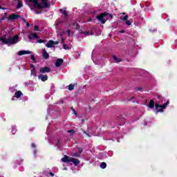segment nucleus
Wrapping results in <instances>:
<instances>
[{
	"instance_id": "nucleus-27",
	"label": "nucleus",
	"mask_w": 177,
	"mask_h": 177,
	"mask_svg": "<svg viewBox=\"0 0 177 177\" xmlns=\"http://www.w3.org/2000/svg\"><path fill=\"white\" fill-rule=\"evenodd\" d=\"M73 157H81V155L78 153V152H76L75 151V152L73 153Z\"/></svg>"
},
{
	"instance_id": "nucleus-60",
	"label": "nucleus",
	"mask_w": 177,
	"mask_h": 177,
	"mask_svg": "<svg viewBox=\"0 0 177 177\" xmlns=\"http://www.w3.org/2000/svg\"><path fill=\"white\" fill-rule=\"evenodd\" d=\"M46 120H48V117L46 118Z\"/></svg>"
},
{
	"instance_id": "nucleus-7",
	"label": "nucleus",
	"mask_w": 177,
	"mask_h": 177,
	"mask_svg": "<svg viewBox=\"0 0 177 177\" xmlns=\"http://www.w3.org/2000/svg\"><path fill=\"white\" fill-rule=\"evenodd\" d=\"M20 17V15L12 14L8 16V20H10L11 21H15V20H17Z\"/></svg>"
},
{
	"instance_id": "nucleus-17",
	"label": "nucleus",
	"mask_w": 177,
	"mask_h": 177,
	"mask_svg": "<svg viewBox=\"0 0 177 177\" xmlns=\"http://www.w3.org/2000/svg\"><path fill=\"white\" fill-rule=\"evenodd\" d=\"M43 52V57L44 59H49V54L46 52V50L44 48L42 50Z\"/></svg>"
},
{
	"instance_id": "nucleus-29",
	"label": "nucleus",
	"mask_w": 177,
	"mask_h": 177,
	"mask_svg": "<svg viewBox=\"0 0 177 177\" xmlns=\"http://www.w3.org/2000/svg\"><path fill=\"white\" fill-rule=\"evenodd\" d=\"M30 57L32 62H34V63H37V59H35V57L34 56V55H31Z\"/></svg>"
},
{
	"instance_id": "nucleus-36",
	"label": "nucleus",
	"mask_w": 177,
	"mask_h": 177,
	"mask_svg": "<svg viewBox=\"0 0 177 177\" xmlns=\"http://www.w3.org/2000/svg\"><path fill=\"white\" fill-rule=\"evenodd\" d=\"M37 42H38L39 44H44V42H45V41H44V40H42V39H39V40L37 41Z\"/></svg>"
},
{
	"instance_id": "nucleus-30",
	"label": "nucleus",
	"mask_w": 177,
	"mask_h": 177,
	"mask_svg": "<svg viewBox=\"0 0 177 177\" xmlns=\"http://www.w3.org/2000/svg\"><path fill=\"white\" fill-rule=\"evenodd\" d=\"M17 131V129H16V127H12V135H15V133H16Z\"/></svg>"
},
{
	"instance_id": "nucleus-3",
	"label": "nucleus",
	"mask_w": 177,
	"mask_h": 177,
	"mask_svg": "<svg viewBox=\"0 0 177 177\" xmlns=\"http://www.w3.org/2000/svg\"><path fill=\"white\" fill-rule=\"evenodd\" d=\"M113 19V15L111 14H109L107 12H104L100 14V15L97 16L95 18L97 19L98 21L100 23H102V24H104L107 20H109V18Z\"/></svg>"
},
{
	"instance_id": "nucleus-42",
	"label": "nucleus",
	"mask_w": 177,
	"mask_h": 177,
	"mask_svg": "<svg viewBox=\"0 0 177 177\" xmlns=\"http://www.w3.org/2000/svg\"><path fill=\"white\" fill-rule=\"evenodd\" d=\"M136 91H142V88L138 87V88H136Z\"/></svg>"
},
{
	"instance_id": "nucleus-37",
	"label": "nucleus",
	"mask_w": 177,
	"mask_h": 177,
	"mask_svg": "<svg viewBox=\"0 0 177 177\" xmlns=\"http://www.w3.org/2000/svg\"><path fill=\"white\" fill-rule=\"evenodd\" d=\"M84 133L88 136V138H91V135L89 133H86V131H84Z\"/></svg>"
},
{
	"instance_id": "nucleus-26",
	"label": "nucleus",
	"mask_w": 177,
	"mask_h": 177,
	"mask_svg": "<svg viewBox=\"0 0 177 177\" xmlns=\"http://www.w3.org/2000/svg\"><path fill=\"white\" fill-rule=\"evenodd\" d=\"M50 92H51V95H53V93H55V85H52L50 87Z\"/></svg>"
},
{
	"instance_id": "nucleus-23",
	"label": "nucleus",
	"mask_w": 177,
	"mask_h": 177,
	"mask_svg": "<svg viewBox=\"0 0 177 177\" xmlns=\"http://www.w3.org/2000/svg\"><path fill=\"white\" fill-rule=\"evenodd\" d=\"M18 4L17 6V9H20V8H23V3L19 0H17Z\"/></svg>"
},
{
	"instance_id": "nucleus-44",
	"label": "nucleus",
	"mask_w": 177,
	"mask_h": 177,
	"mask_svg": "<svg viewBox=\"0 0 177 177\" xmlns=\"http://www.w3.org/2000/svg\"><path fill=\"white\" fill-rule=\"evenodd\" d=\"M37 15H41V11H36Z\"/></svg>"
},
{
	"instance_id": "nucleus-6",
	"label": "nucleus",
	"mask_w": 177,
	"mask_h": 177,
	"mask_svg": "<svg viewBox=\"0 0 177 177\" xmlns=\"http://www.w3.org/2000/svg\"><path fill=\"white\" fill-rule=\"evenodd\" d=\"M39 73L45 74V73H50V68L48 66L41 67L39 68Z\"/></svg>"
},
{
	"instance_id": "nucleus-20",
	"label": "nucleus",
	"mask_w": 177,
	"mask_h": 177,
	"mask_svg": "<svg viewBox=\"0 0 177 177\" xmlns=\"http://www.w3.org/2000/svg\"><path fill=\"white\" fill-rule=\"evenodd\" d=\"M147 106L149 107V109H154V100H151Z\"/></svg>"
},
{
	"instance_id": "nucleus-19",
	"label": "nucleus",
	"mask_w": 177,
	"mask_h": 177,
	"mask_svg": "<svg viewBox=\"0 0 177 177\" xmlns=\"http://www.w3.org/2000/svg\"><path fill=\"white\" fill-rule=\"evenodd\" d=\"M62 162H70V158H68V156H64V158H62Z\"/></svg>"
},
{
	"instance_id": "nucleus-15",
	"label": "nucleus",
	"mask_w": 177,
	"mask_h": 177,
	"mask_svg": "<svg viewBox=\"0 0 177 177\" xmlns=\"http://www.w3.org/2000/svg\"><path fill=\"white\" fill-rule=\"evenodd\" d=\"M59 12H61L65 19L68 17V14L67 13V11L66 10L60 9Z\"/></svg>"
},
{
	"instance_id": "nucleus-49",
	"label": "nucleus",
	"mask_w": 177,
	"mask_h": 177,
	"mask_svg": "<svg viewBox=\"0 0 177 177\" xmlns=\"http://www.w3.org/2000/svg\"><path fill=\"white\" fill-rule=\"evenodd\" d=\"M30 67H31V68H34V64H31V65H30Z\"/></svg>"
},
{
	"instance_id": "nucleus-46",
	"label": "nucleus",
	"mask_w": 177,
	"mask_h": 177,
	"mask_svg": "<svg viewBox=\"0 0 177 177\" xmlns=\"http://www.w3.org/2000/svg\"><path fill=\"white\" fill-rule=\"evenodd\" d=\"M22 21H23L24 23H27V21H26V19H24V18L22 19Z\"/></svg>"
},
{
	"instance_id": "nucleus-32",
	"label": "nucleus",
	"mask_w": 177,
	"mask_h": 177,
	"mask_svg": "<svg viewBox=\"0 0 177 177\" xmlns=\"http://www.w3.org/2000/svg\"><path fill=\"white\" fill-rule=\"evenodd\" d=\"M63 48L65 49V50L70 49V46H67V44H64Z\"/></svg>"
},
{
	"instance_id": "nucleus-24",
	"label": "nucleus",
	"mask_w": 177,
	"mask_h": 177,
	"mask_svg": "<svg viewBox=\"0 0 177 177\" xmlns=\"http://www.w3.org/2000/svg\"><path fill=\"white\" fill-rule=\"evenodd\" d=\"M113 59L115 63H120V62H121V59H118V57H117L115 55L113 56Z\"/></svg>"
},
{
	"instance_id": "nucleus-58",
	"label": "nucleus",
	"mask_w": 177,
	"mask_h": 177,
	"mask_svg": "<svg viewBox=\"0 0 177 177\" xmlns=\"http://www.w3.org/2000/svg\"><path fill=\"white\" fill-rule=\"evenodd\" d=\"M12 100H15V98H12Z\"/></svg>"
},
{
	"instance_id": "nucleus-34",
	"label": "nucleus",
	"mask_w": 177,
	"mask_h": 177,
	"mask_svg": "<svg viewBox=\"0 0 177 177\" xmlns=\"http://www.w3.org/2000/svg\"><path fill=\"white\" fill-rule=\"evenodd\" d=\"M75 131H74V130L73 129H71V130H68V133H71V135L74 134Z\"/></svg>"
},
{
	"instance_id": "nucleus-18",
	"label": "nucleus",
	"mask_w": 177,
	"mask_h": 177,
	"mask_svg": "<svg viewBox=\"0 0 177 177\" xmlns=\"http://www.w3.org/2000/svg\"><path fill=\"white\" fill-rule=\"evenodd\" d=\"M22 95H23V93H21V91H18L15 92V97H17V99H19V98L21 97Z\"/></svg>"
},
{
	"instance_id": "nucleus-50",
	"label": "nucleus",
	"mask_w": 177,
	"mask_h": 177,
	"mask_svg": "<svg viewBox=\"0 0 177 177\" xmlns=\"http://www.w3.org/2000/svg\"><path fill=\"white\" fill-rule=\"evenodd\" d=\"M63 169H64V170H66V169H67V167H64Z\"/></svg>"
},
{
	"instance_id": "nucleus-57",
	"label": "nucleus",
	"mask_w": 177,
	"mask_h": 177,
	"mask_svg": "<svg viewBox=\"0 0 177 177\" xmlns=\"http://www.w3.org/2000/svg\"><path fill=\"white\" fill-rule=\"evenodd\" d=\"M158 97L160 99V97H161L160 96H158Z\"/></svg>"
},
{
	"instance_id": "nucleus-61",
	"label": "nucleus",
	"mask_w": 177,
	"mask_h": 177,
	"mask_svg": "<svg viewBox=\"0 0 177 177\" xmlns=\"http://www.w3.org/2000/svg\"><path fill=\"white\" fill-rule=\"evenodd\" d=\"M176 42H177V40H176Z\"/></svg>"
},
{
	"instance_id": "nucleus-51",
	"label": "nucleus",
	"mask_w": 177,
	"mask_h": 177,
	"mask_svg": "<svg viewBox=\"0 0 177 177\" xmlns=\"http://www.w3.org/2000/svg\"><path fill=\"white\" fill-rule=\"evenodd\" d=\"M88 21H92V19H90L88 20Z\"/></svg>"
},
{
	"instance_id": "nucleus-22",
	"label": "nucleus",
	"mask_w": 177,
	"mask_h": 177,
	"mask_svg": "<svg viewBox=\"0 0 177 177\" xmlns=\"http://www.w3.org/2000/svg\"><path fill=\"white\" fill-rule=\"evenodd\" d=\"M30 75H33L34 77H37V71L35 68H32Z\"/></svg>"
},
{
	"instance_id": "nucleus-14",
	"label": "nucleus",
	"mask_w": 177,
	"mask_h": 177,
	"mask_svg": "<svg viewBox=\"0 0 177 177\" xmlns=\"http://www.w3.org/2000/svg\"><path fill=\"white\" fill-rule=\"evenodd\" d=\"M70 162H73L74 165H78L80 164V160L75 159L74 158H70Z\"/></svg>"
},
{
	"instance_id": "nucleus-2",
	"label": "nucleus",
	"mask_w": 177,
	"mask_h": 177,
	"mask_svg": "<svg viewBox=\"0 0 177 177\" xmlns=\"http://www.w3.org/2000/svg\"><path fill=\"white\" fill-rule=\"evenodd\" d=\"M1 41L3 44L6 45H15L19 42V35H15L13 37H10L6 38V36L1 37Z\"/></svg>"
},
{
	"instance_id": "nucleus-12",
	"label": "nucleus",
	"mask_w": 177,
	"mask_h": 177,
	"mask_svg": "<svg viewBox=\"0 0 177 177\" xmlns=\"http://www.w3.org/2000/svg\"><path fill=\"white\" fill-rule=\"evenodd\" d=\"M63 59H57L55 62V67H60L63 64Z\"/></svg>"
},
{
	"instance_id": "nucleus-55",
	"label": "nucleus",
	"mask_w": 177,
	"mask_h": 177,
	"mask_svg": "<svg viewBox=\"0 0 177 177\" xmlns=\"http://www.w3.org/2000/svg\"><path fill=\"white\" fill-rule=\"evenodd\" d=\"M0 9H3V8H2V7L0 6Z\"/></svg>"
},
{
	"instance_id": "nucleus-5",
	"label": "nucleus",
	"mask_w": 177,
	"mask_h": 177,
	"mask_svg": "<svg viewBox=\"0 0 177 177\" xmlns=\"http://www.w3.org/2000/svg\"><path fill=\"white\" fill-rule=\"evenodd\" d=\"M115 122L118 125H124V124H125V118L122 116H118L115 120Z\"/></svg>"
},
{
	"instance_id": "nucleus-31",
	"label": "nucleus",
	"mask_w": 177,
	"mask_h": 177,
	"mask_svg": "<svg viewBox=\"0 0 177 177\" xmlns=\"http://www.w3.org/2000/svg\"><path fill=\"white\" fill-rule=\"evenodd\" d=\"M74 89V85L73 84H70L68 86V91H73Z\"/></svg>"
},
{
	"instance_id": "nucleus-43",
	"label": "nucleus",
	"mask_w": 177,
	"mask_h": 177,
	"mask_svg": "<svg viewBox=\"0 0 177 177\" xmlns=\"http://www.w3.org/2000/svg\"><path fill=\"white\" fill-rule=\"evenodd\" d=\"M50 176H52V177L55 176V174H53V172H50Z\"/></svg>"
},
{
	"instance_id": "nucleus-38",
	"label": "nucleus",
	"mask_w": 177,
	"mask_h": 177,
	"mask_svg": "<svg viewBox=\"0 0 177 177\" xmlns=\"http://www.w3.org/2000/svg\"><path fill=\"white\" fill-rule=\"evenodd\" d=\"M31 147H32L33 149H35V147H36L35 144L32 143Z\"/></svg>"
},
{
	"instance_id": "nucleus-16",
	"label": "nucleus",
	"mask_w": 177,
	"mask_h": 177,
	"mask_svg": "<svg viewBox=\"0 0 177 177\" xmlns=\"http://www.w3.org/2000/svg\"><path fill=\"white\" fill-rule=\"evenodd\" d=\"M55 45V41L53 40H50L46 45L47 48H53V46Z\"/></svg>"
},
{
	"instance_id": "nucleus-33",
	"label": "nucleus",
	"mask_w": 177,
	"mask_h": 177,
	"mask_svg": "<svg viewBox=\"0 0 177 177\" xmlns=\"http://www.w3.org/2000/svg\"><path fill=\"white\" fill-rule=\"evenodd\" d=\"M54 145L55 146H59L60 145V140H57V142H54Z\"/></svg>"
},
{
	"instance_id": "nucleus-35",
	"label": "nucleus",
	"mask_w": 177,
	"mask_h": 177,
	"mask_svg": "<svg viewBox=\"0 0 177 177\" xmlns=\"http://www.w3.org/2000/svg\"><path fill=\"white\" fill-rule=\"evenodd\" d=\"M35 31H39V27L38 26H35Z\"/></svg>"
},
{
	"instance_id": "nucleus-10",
	"label": "nucleus",
	"mask_w": 177,
	"mask_h": 177,
	"mask_svg": "<svg viewBox=\"0 0 177 177\" xmlns=\"http://www.w3.org/2000/svg\"><path fill=\"white\" fill-rule=\"evenodd\" d=\"M129 16L126 15L124 17H121V20H123V21H126L127 26H131V21L128 20Z\"/></svg>"
},
{
	"instance_id": "nucleus-1",
	"label": "nucleus",
	"mask_w": 177,
	"mask_h": 177,
	"mask_svg": "<svg viewBox=\"0 0 177 177\" xmlns=\"http://www.w3.org/2000/svg\"><path fill=\"white\" fill-rule=\"evenodd\" d=\"M28 2H31L35 9H44L50 6L48 0H28Z\"/></svg>"
},
{
	"instance_id": "nucleus-9",
	"label": "nucleus",
	"mask_w": 177,
	"mask_h": 177,
	"mask_svg": "<svg viewBox=\"0 0 177 177\" xmlns=\"http://www.w3.org/2000/svg\"><path fill=\"white\" fill-rule=\"evenodd\" d=\"M38 79L41 80L42 82H45V81H48V75L40 74L38 75Z\"/></svg>"
},
{
	"instance_id": "nucleus-47",
	"label": "nucleus",
	"mask_w": 177,
	"mask_h": 177,
	"mask_svg": "<svg viewBox=\"0 0 177 177\" xmlns=\"http://www.w3.org/2000/svg\"><path fill=\"white\" fill-rule=\"evenodd\" d=\"M26 27H30V24L28 22H26Z\"/></svg>"
},
{
	"instance_id": "nucleus-56",
	"label": "nucleus",
	"mask_w": 177,
	"mask_h": 177,
	"mask_svg": "<svg viewBox=\"0 0 177 177\" xmlns=\"http://www.w3.org/2000/svg\"><path fill=\"white\" fill-rule=\"evenodd\" d=\"M62 42H64L63 38L62 39Z\"/></svg>"
},
{
	"instance_id": "nucleus-59",
	"label": "nucleus",
	"mask_w": 177,
	"mask_h": 177,
	"mask_svg": "<svg viewBox=\"0 0 177 177\" xmlns=\"http://www.w3.org/2000/svg\"><path fill=\"white\" fill-rule=\"evenodd\" d=\"M71 110H72V111L74 110V109H73V107H71Z\"/></svg>"
},
{
	"instance_id": "nucleus-4",
	"label": "nucleus",
	"mask_w": 177,
	"mask_h": 177,
	"mask_svg": "<svg viewBox=\"0 0 177 177\" xmlns=\"http://www.w3.org/2000/svg\"><path fill=\"white\" fill-rule=\"evenodd\" d=\"M160 104H161L160 102H159V103H156L155 104V107H156V110L157 111V113H162V111H164L162 109H167V106H168V104H169V101H167L163 105H161Z\"/></svg>"
},
{
	"instance_id": "nucleus-11",
	"label": "nucleus",
	"mask_w": 177,
	"mask_h": 177,
	"mask_svg": "<svg viewBox=\"0 0 177 177\" xmlns=\"http://www.w3.org/2000/svg\"><path fill=\"white\" fill-rule=\"evenodd\" d=\"M28 38L29 39H37L38 38V35H37V33H33V32H31L28 35Z\"/></svg>"
},
{
	"instance_id": "nucleus-8",
	"label": "nucleus",
	"mask_w": 177,
	"mask_h": 177,
	"mask_svg": "<svg viewBox=\"0 0 177 177\" xmlns=\"http://www.w3.org/2000/svg\"><path fill=\"white\" fill-rule=\"evenodd\" d=\"M31 54H32V52L30 50H20L17 53L18 56H23V55H31Z\"/></svg>"
},
{
	"instance_id": "nucleus-21",
	"label": "nucleus",
	"mask_w": 177,
	"mask_h": 177,
	"mask_svg": "<svg viewBox=\"0 0 177 177\" xmlns=\"http://www.w3.org/2000/svg\"><path fill=\"white\" fill-rule=\"evenodd\" d=\"M75 151H76V153H79L80 156L82 153V151H84V150L82 149V148H76L75 149Z\"/></svg>"
},
{
	"instance_id": "nucleus-39",
	"label": "nucleus",
	"mask_w": 177,
	"mask_h": 177,
	"mask_svg": "<svg viewBox=\"0 0 177 177\" xmlns=\"http://www.w3.org/2000/svg\"><path fill=\"white\" fill-rule=\"evenodd\" d=\"M33 154H34V156H35V154H37V149H34L33 150Z\"/></svg>"
},
{
	"instance_id": "nucleus-41",
	"label": "nucleus",
	"mask_w": 177,
	"mask_h": 177,
	"mask_svg": "<svg viewBox=\"0 0 177 177\" xmlns=\"http://www.w3.org/2000/svg\"><path fill=\"white\" fill-rule=\"evenodd\" d=\"M28 5L29 8H30L31 10H32V6H31V4L28 3Z\"/></svg>"
},
{
	"instance_id": "nucleus-28",
	"label": "nucleus",
	"mask_w": 177,
	"mask_h": 177,
	"mask_svg": "<svg viewBox=\"0 0 177 177\" xmlns=\"http://www.w3.org/2000/svg\"><path fill=\"white\" fill-rule=\"evenodd\" d=\"M73 26H74L75 28H77V30H78V28H80V24H78L77 22H74Z\"/></svg>"
},
{
	"instance_id": "nucleus-25",
	"label": "nucleus",
	"mask_w": 177,
	"mask_h": 177,
	"mask_svg": "<svg viewBox=\"0 0 177 177\" xmlns=\"http://www.w3.org/2000/svg\"><path fill=\"white\" fill-rule=\"evenodd\" d=\"M107 167V164H106V162H103L100 164V168H102V169H104V168H106Z\"/></svg>"
},
{
	"instance_id": "nucleus-54",
	"label": "nucleus",
	"mask_w": 177,
	"mask_h": 177,
	"mask_svg": "<svg viewBox=\"0 0 177 177\" xmlns=\"http://www.w3.org/2000/svg\"><path fill=\"white\" fill-rule=\"evenodd\" d=\"M48 96H49V95L47 94V95H46V97H48Z\"/></svg>"
},
{
	"instance_id": "nucleus-53",
	"label": "nucleus",
	"mask_w": 177,
	"mask_h": 177,
	"mask_svg": "<svg viewBox=\"0 0 177 177\" xmlns=\"http://www.w3.org/2000/svg\"><path fill=\"white\" fill-rule=\"evenodd\" d=\"M0 41H2V37H0Z\"/></svg>"
},
{
	"instance_id": "nucleus-52",
	"label": "nucleus",
	"mask_w": 177,
	"mask_h": 177,
	"mask_svg": "<svg viewBox=\"0 0 177 177\" xmlns=\"http://www.w3.org/2000/svg\"><path fill=\"white\" fill-rule=\"evenodd\" d=\"M117 142H120V139L118 138V139H117Z\"/></svg>"
},
{
	"instance_id": "nucleus-45",
	"label": "nucleus",
	"mask_w": 177,
	"mask_h": 177,
	"mask_svg": "<svg viewBox=\"0 0 177 177\" xmlns=\"http://www.w3.org/2000/svg\"><path fill=\"white\" fill-rule=\"evenodd\" d=\"M120 32L121 33V34H124V32H125V30H120Z\"/></svg>"
},
{
	"instance_id": "nucleus-40",
	"label": "nucleus",
	"mask_w": 177,
	"mask_h": 177,
	"mask_svg": "<svg viewBox=\"0 0 177 177\" xmlns=\"http://www.w3.org/2000/svg\"><path fill=\"white\" fill-rule=\"evenodd\" d=\"M73 114H75V115H77V111H75V109H73Z\"/></svg>"
},
{
	"instance_id": "nucleus-13",
	"label": "nucleus",
	"mask_w": 177,
	"mask_h": 177,
	"mask_svg": "<svg viewBox=\"0 0 177 177\" xmlns=\"http://www.w3.org/2000/svg\"><path fill=\"white\" fill-rule=\"evenodd\" d=\"M62 32V35H64V34H68V37H71V35H73V32L70 30H62L61 31Z\"/></svg>"
},
{
	"instance_id": "nucleus-48",
	"label": "nucleus",
	"mask_w": 177,
	"mask_h": 177,
	"mask_svg": "<svg viewBox=\"0 0 177 177\" xmlns=\"http://www.w3.org/2000/svg\"><path fill=\"white\" fill-rule=\"evenodd\" d=\"M84 34V35H89V33H88L87 32H85Z\"/></svg>"
}]
</instances>
